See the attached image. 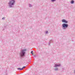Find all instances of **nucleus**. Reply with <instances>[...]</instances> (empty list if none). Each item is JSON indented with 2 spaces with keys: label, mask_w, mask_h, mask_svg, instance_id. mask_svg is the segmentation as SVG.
Instances as JSON below:
<instances>
[{
  "label": "nucleus",
  "mask_w": 75,
  "mask_h": 75,
  "mask_svg": "<svg viewBox=\"0 0 75 75\" xmlns=\"http://www.w3.org/2000/svg\"><path fill=\"white\" fill-rule=\"evenodd\" d=\"M32 5H31V4H29V7H32Z\"/></svg>",
  "instance_id": "9"
},
{
  "label": "nucleus",
  "mask_w": 75,
  "mask_h": 75,
  "mask_svg": "<svg viewBox=\"0 0 75 75\" xmlns=\"http://www.w3.org/2000/svg\"><path fill=\"white\" fill-rule=\"evenodd\" d=\"M62 23H68V21L65 19L62 20Z\"/></svg>",
  "instance_id": "5"
},
{
  "label": "nucleus",
  "mask_w": 75,
  "mask_h": 75,
  "mask_svg": "<svg viewBox=\"0 0 75 75\" xmlns=\"http://www.w3.org/2000/svg\"><path fill=\"white\" fill-rule=\"evenodd\" d=\"M33 51H32L31 52V53L32 54V55H33Z\"/></svg>",
  "instance_id": "13"
},
{
  "label": "nucleus",
  "mask_w": 75,
  "mask_h": 75,
  "mask_svg": "<svg viewBox=\"0 0 75 75\" xmlns=\"http://www.w3.org/2000/svg\"><path fill=\"white\" fill-rule=\"evenodd\" d=\"M69 26L68 24L65 23H63L62 25L63 30H66V28H67Z\"/></svg>",
  "instance_id": "3"
},
{
  "label": "nucleus",
  "mask_w": 75,
  "mask_h": 75,
  "mask_svg": "<svg viewBox=\"0 0 75 75\" xmlns=\"http://www.w3.org/2000/svg\"><path fill=\"white\" fill-rule=\"evenodd\" d=\"M27 49H25L21 50L19 53V55L21 57H24L25 56V54L26 53V51H27Z\"/></svg>",
  "instance_id": "2"
},
{
  "label": "nucleus",
  "mask_w": 75,
  "mask_h": 75,
  "mask_svg": "<svg viewBox=\"0 0 75 75\" xmlns=\"http://www.w3.org/2000/svg\"><path fill=\"white\" fill-rule=\"evenodd\" d=\"M60 66H61V64H54V67L56 68L54 69V71H58V67H60Z\"/></svg>",
  "instance_id": "4"
},
{
  "label": "nucleus",
  "mask_w": 75,
  "mask_h": 75,
  "mask_svg": "<svg viewBox=\"0 0 75 75\" xmlns=\"http://www.w3.org/2000/svg\"><path fill=\"white\" fill-rule=\"evenodd\" d=\"M25 67H26L25 66L23 67L22 69H24V68H25Z\"/></svg>",
  "instance_id": "12"
},
{
  "label": "nucleus",
  "mask_w": 75,
  "mask_h": 75,
  "mask_svg": "<svg viewBox=\"0 0 75 75\" xmlns=\"http://www.w3.org/2000/svg\"><path fill=\"white\" fill-rule=\"evenodd\" d=\"M71 4H74V1L73 0H72L71 1Z\"/></svg>",
  "instance_id": "6"
},
{
  "label": "nucleus",
  "mask_w": 75,
  "mask_h": 75,
  "mask_svg": "<svg viewBox=\"0 0 75 75\" xmlns=\"http://www.w3.org/2000/svg\"><path fill=\"white\" fill-rule=\"evenodd\" d=\"M48 33V31H47L46 32V34H47Z\"/></svg>",
  "instance_id": "14"
},
{
  "label": "nucleus",
  "mask_w": 75,
  "mask_h": 75,
  "mask_svg": "<svg viewBox=\"0 0 75 75\" xmlns=\"http://www.w3.org/2000/svg\"><path fill=\"white\" fill-rule=\"evenodd\" d=\"M74 74H75V69L74 70Z\"/></svg>",
  "instance_id": "15"
},
{
  "label": "nucleus",
  "mask_w": 75,
  "mask_h": 75,
  "mask_svg": "<svg viewBox=\"0 0 75 75\" xmlns=\"http://www.w3.org/2000/svg\"><path fill=\"white\" fill-rule=\"evenodd\" d=\"M51 41H52V40H51L50 41V42H49V43H48V45H50V44L51 43Z\"/></svg>",
  "instance_id": "7"
},
{
  "label": "nucleus",
  "mask_w": 75,
  "mask_h": 75,
  "mask_svg": "<svg viewBox=\"0 0 75 75\" xmlns=\"http://www.w3.org/2000/svg\"><path fill=\"white\" fill-rule=\"evenodd\" d=\"M2 20H5V17H4L2 18Z\"/></svg>",
  "instance_id": "11"
},
{
  "label": "nucleus",
  "mask_w": 75,
  "mask_h": 75,
  "mask_svg": "<svg viewBox=\"0 0 75 75\" xmlns=\"http://www.w3.org/2000/svg\"><path fill=\"white\" fill-rule=\"evenodd\" d=\"M56 0H51L52 2H54Z\"/></svg>",
  "instance_id": "10"
},
{
  "label": "nucleus",
  "mask_w": 75,
  "mask_h": 75,
  "mask_svg": "<svg viewBox=\"0 0 75 75\" xmlns=\"http://www.w3.org/2000/svg\"><path fill=\"white\" fill-rule=\"evenodd\" d=\"M17 69H18V70H23V69H21L20 68H18Z\"/></svg>",
  "instance_id": "8"
},
{
  "label": "nucleus",
  "mask_w": 75,
  "mask_h": 75,
  "mask_svg": "<svg viewBox=\"0 0 75 75\" xmlns=\"http://www.w3.org/2000/svg\"><path fill=\"white\" fill-rule=\"evenodd\" d=\"M9 8H13L15 4V0H11L8 3Z\"/></svg>",
  "instance_id": "1"
}]
</instances>
